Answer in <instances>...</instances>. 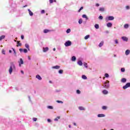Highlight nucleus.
<instances>
[{
  "label": "nucleus",
  "mask_w": 130,
  "mask_h": 130,
  "mask_svg": "<svg viewBox=\"0 0 130 130\" xmlns=\"http://www.w3.org/2000/svg\"><path fill=\"white\" fill-rule=\"evenodd\" d=\"M25 46L26 48L28 49V50H30V49L29 48V45L28 44H25Z\"/></svg>",
  "instance_id": "23"
},
{
  "label": "nucleus",
  "mask_w": 130,
  "mask_h": 130,
  "mask_svg": "<svg viewBox=\"0 0 130 130\" xmlns=\"http://www.w3.org/2000/svg\"><path fill=\"white\" fill-rule=\"evenodd\" d=\"M105 77H106V78H109V75L107 73H106L105 74Z\"/></svg>",
  "instance_id": "37"
},
{
  "label": "nucleus",
  "mask_w": 130,
  "mask_h": 130,
  "mask_svg": "<svg viewBox=\"0 0 130 130\" xmlns=\"http://www.w3.org/2000/svg\"><path fill=\"white\" fill-rule=\"evenodd\" d=\"M69 127L70 128H71V125H69Z\"/></svg>",
  "instance_id": "64"
},
{
  "label": "nucleus",
  "mask_w": 130,
  "mask_h": 130,
  "mask_svg": "<svg viewBox=\"0 0 130 130\" xmlns=\"http://www.w3.org/2000/svg\"><path fill=\"white\" fill-rule=\"evenodd\" d=\"M78 64H79V66H83V62L82 61L79 60L78 61Z\"/></svg>",
  "instance_id": "20"
},
{
  "label": "nucleus",
  "mask_w": 130,
  "mask_h": 130,
  "mask_svg": "<svg viewBox=\"0 0 130 130\" xmlns=\"http://www.w3.org/2000/svg\"><path fill=\"white\" fill-rule=\"evenodd\" d=\"M99 19H100V20H103V16H100L99 17Z\"/></svg>",
  "instance_id": "41"
},
{
  "label": "nucleus",
  "mask_w": 130,
  "mask_h": 130,
  "mask_svg": "<svg viewBox=\"0 0 130 130\" xmlns=\"http://www.w3.org/2000/svg\"><path fill=\"white\" fill-rule=\"evenodd\" d=\"M48 108H49V109H53V107L51 106H48Z\"/></svg>",
  "instance_id": "40"
},
{
  "label": "nucleus",
  "mask_w": 130,
  "mask_h": 130,
  "mask_svg": "<svg viewBox=\"0 0 130 130\" xmlns=\"http://www.w3.org/2000/svg\"><path fill=\"white\" fill-rule=\"evenodd\" d=\"M12 49H13V51H14V54H15V55H16V54H17V53L16 52V50H15V49H14L13 48H12Z\"/></svg>",
  "instance_id": "44"
},
{
  "label": "nucleus",
  "mask_w": 130,
  "mask_h": 130,
  "mask_svg": "<svg viewBox=\"0 0 130 130\" xmlns=\"http://www.w3.org/2000/svg\"><path fill=\"white\" fill-rule=\"evenodd\" d=\"M21 39H24V36L23 35L21 36Z\"/></svg>",
  "instance_id": "54"
},
{
  "label": "nucleus",
  "mask_w": 130,
  "mask_h": 130,
  "mask_svg": "<svg viewBox=\"0 0 130 130\" xmlns=\"http://www.w3.org/2000/svg\"><path fill=\"white\" fill-rule=\"evenodd\" d=\"M5 38H6V36H1L0 37V41H2V40H3V39H5Z\"/></svg>",
  "instance_id": "19"
},
{
  "label": "nucleus",
  "mask_w": 130,
  "mask_h": 130,
  "mask_svg": "<svg viewBox=\"0 0 130 130\" xmlns=\"http://www.w3.org/2000/svg\"><path fill=\"white\" fill-rule=\"evenodd\" d=\"M21 72L22 74H24V71H21Z\"/></svg>",
  "instance_id": "59"
},
{
  "label": "nucleus",
  "mask_w": 130,
  "mask_h": 130,
  "mask_svg": "<svg viewBox=\"0 0 130 130\" xmlns=\"http://www.w3.org/2000/svg\"><path fill=\"white\" fill-rule=\"evenodd\" d=\"M44 13H45V11L44 10H42L41 11V14H44Z\"/></svg>",
  "instance_id": "47"
},
{
  "label": "nucleus",
  "mask_w": 130,
  "mask_h": 130,
  "mask_svg": "<svg viewBox=\"0 0 130 130\" xmlns=\"http://www.w3.org/2000/svg\"><path fill=\"white\" fill-rule=\"evenodd\" d=\"M82 18H85V19H86V20H88V17H87V15L83 14L82 15Z\"/></svg>",
  "instance_id": "27"
},
{
  "label": "nucleus",
  "mask_w": 130,
  "mask_h": 130,
  "mask_svg": "<svg viewBox=\"0 0 130 130\" xmlns=\"http://www.w3.org/2000/svg\"><path fill=\"white\" fill-rule=\"evenodd\" d=\"M19 51H20V52H23V49H22V48L19 49Z\"/></svg>",
  "instance_id": "49"
},
{
  "label": "nucleus",
  "mask_w": 130,
  "mask_h": 130,
  "mask_svg": "<svg viewBox=\"0 0 130 130\" xmlns=\"http://www.w3.org/2000/svg\"><path fill=\"white\" fill-rule=\"evenodd\" d=\"M94 27L95 28V29H98L99 28V24H95Z\"/></svg>",
  "instance_id": "29"
},
{
  "label": "nucleus",
  "mask_w": 130,
  "mask_h": 130,
  "mask_svg": "<svg viewBox=\"0 0 130 130\" xmlns=\"http://www.w3.org/2000/svg\"><path fill=\"white\" fill-rule=\"evenodd\" d=\"M67 33H71V29L68 28L67 31H66Z\"/></svg>",
  "instance_id": "38"
},
{
  "label": "nucleus",
  "mask_w": 130,
  "mask_h": 130,
  "mask_svg": "<svg viewBox=\"0 0 130 130\" xmlns=\"http://www.w3.org/2000/svg\"><path fill=\"white\" fill-rule=\"evenodd\" d=\"M9 52H10V53H12V50H10Z\"/></svg>",
  "instance_id": "58"
},
{
  "label": "nucleus",
  "mask_w": 130,
  "mask_h": 130,
  "mask_svg": "<svg viewBox=\"0 0 130 130\" xmlns=\"http://www.w3.org/2000/svg\"><path fill=\"white\" fill-rule=\"evenodd\" d=\"M74 125H75L76 126V125H77V124L76 123H73Z\"/></svg>",
  "instance_id": "57"
},
{
  "label": "nucleus",
  "mask_w": 130,
  "mask_h": 130,
  "mask_svg": "<svg viewBox=\"0 0 130 130\" xmlns=\"http://www.w3.org/2000/svg\"><path fill=\"white\" fill-rule=\"evenodd\" d=\"M58 73H59V74H62L63 73V70H59Z\"/></svg>",
  "instance_id": "35"
},
{
  "label": "nucleus",
  "mask_w": 130,
  "mask_h": 130,
  "mask_svg": "<svg viewBox=\"0 0 130 130\" xmlns=\"http://www.w3.org/2000/svg\"><path fill=\"white\" fill-rule=\"evenodd\" d=\"M79 109H80V110H85L84 108L83 107H79Z\"/></svg>",
  "instance_id": "31"
},
{
  "label": "nucleus",
  "mask_w": 130,
  "mask_h": 130,
  "mask_svg": "<svg viewBox=\"0 0 130 130\" xmlns=\"http://www.w3.org/2000/svg\"><path fill=\"white\" fill-rule=\"evenodd\" d=\"M103 93L104 94V95H107V94H108V91L104 90H103Z\"/></svg>",
  "instance_id": "12"
},
{
  "label": "nucleus",
  "mask_w": 130,
  "mask_h": 130,
  "mask_svg": "<svg viewBox=\"0 0 130 130\" xmlns=\"http://www.w3.org/2000/svg\"><path fill=\"white\" fill-rule=\"evenodd\" d=\"M47 121L48 122H51V120L50 119H48Z\"/></svg>",
  "instance_id": "53"
},
{
  "label": "nucleus",
  "mask_w": 130,
  "mask_h": 130,
  "mask_svg": "<svg viewBox=\"0 0 130 130\" xmlns=\"http://www.w3.org/2000/svg\"><path fill=\"white\" fill-rule=\"evenodd\" d=\"M126 10H129V6H126Z\"/></svg>",
  "instance_id": "51"
},
{
  "label": "nucleus",
  "mask_w": 130,
  "mask_h": 130,
  "mask_svg": "<svg viewBox=\"0 0 130 130\" xmlns=\"http://www.w3.org/2000/svg\"><path fill=\"white\" fill-rule=\"evenodd\" d=\"M50 4H52L53 3V0H49Z\"/></svg>",
  "instance_id": "52"
},
{
  "label": "nucleus",
  "mask_w": 130,
  "mask_h": 130,
  "mask_svg": "<svg viewBox=\"0 0 130 130\" xmlns=\"http://www.w3.org/2000/svg\"><path fill=\"white\" fill-rule=\"evenodd\" d=\"M60 118V117H57L54 119V120H55V121H57V120H58V119H59Z\"/></svg>",
  "instance_id": "39"
},
{
  "label": "nucleus",
  "mask_w": 130,
  "mask_h": 130,
  "mask_svg": "<svg viewBox=\"0 0 130 130\" xmlns=\"http://www.w3.org/2000/svg\"><path fill=\"white\" fill-rule=\"evenodd\" d=\"M125 55H128V54H129V53H130V51H129V50H126V51H125Z\"/></svg>",
  "instance_id": "17"
},
{
  "label": "nucleus",
  "mask_w": 130,
  "mask_h": 130,
  "mask_svg": "<svg viewBox=\"0 0 130 130\" xmlns=\"http://www.w3.org/2000/svg\"><path fill=\"white\" fill-rule=\"evenodd\" d=\"M3 54H6V51H5V50H2V51Z\"/></svg>",
  "instance_id": "45"
},
{
  "label": "nucleus",
  "mask_w": 130,
  "mask_h": 130,
  "mask_svg": "<svg viewBox=\"0 0 130 130\" xmlns=\"http://www.w3.org/2000/svg\"><path fill=\"white\" fill-rule=\"evenodd\" d=\"M107 27H112V23H110V22H109L107 24Z\"/></svg>",
  "instance_id": "13"
},
{
  "label": "nucleus",
  "mask_w": 130,
  "mask_h": 130,
  "mask_svg": "<svg viewBox=\"0 0 130 130\" xmlns=\"http://www.w3.org/2000/svg\"><path fill=\"white\" fill-rule=\"evenodd\" d=\"M48 32H49V29H44V33H48Z\"/></svg>",
  "instance_id": "32"
},
{
  "label": "nucleus",
  "mask_w": 130,
  "mask_h": 130,
  "mask_svg": "<svg viewBox=\"0 0 130 130\" xmlns=\"http://www.w3.org/2000/svg\"><path fill=\"white\" fill-rule=\"evenodd\" d=\"M115 42L116 44H118V40H115Z\"/></svg>",
  "instance_id": "48"
},
{
  "label": "nucleus",
  "mask_w": 130,
  "mask_h": 130,
  "mask_svg": "<svg viewBox=\"0 0 130 130\" xmlns=\"http://www.w3.org/2000/svg\"><path fill=\"white\" fill-rule=\"evenodd\" d=\"M26 7H27V5L23 6V8H26Z\"/></svg>",
  "instance_id": "61"
},
{
  "label": "nucleus",
  "mask_w": 130,
  "mask_h": 130,
  "mask_svg": "<svg viewBox=\"0 0 130 130\" xmlns=\"http://www.w3.org/2000/svg\"><path fill=\"white\" fill-rule=\"evenodd\" d=\"M76 59H77V58L76 57V56H73L72 57L71 60L72 61H76Z\"/></svg>",
  "instance_id": "8"
},
{
  "label": "nucleus",
  "mask_w": 130,
  "mask_h": 130,
  "mask_svg": "<svg viewBox=\"0 0 130 130\" xmlns=\"http://www.w3.org/2000/svg\"><path fill=\"white\" fill-rule=\"evenodd\" d=\"M83 9H84V7H81L80 9L78 10V13H80V12H81V11H82V10H83Z\"/></svg>",
  "instance_id": "36"
},
{
  "label": "nucleus",
  "mask_w": 130,
  "mask_h": 130,
  "mask_svg": "<svg viewBox=\"0 0 130 130\" xmlns=\"http://www.w3.org/2000/svg\"><path fill=\"white\" fill-rule=\"evenodd\" d=\"M99 6H100L99 4H96V7H99Z\"/></svg>",
  "instance_id": "56"
},
{
  "label": "nucleus",
  "mask_w": 130,
  "mask_h": 130,
  "mask_svg": "<svg viewBox=\"0 0 130 130\" xmlns=\"http://www.w3.org/2000/svg\"><path fill=\"white\" fill-rule=\"evenodd\" d=\"M128 27H129L128 24H125L124 25V28H125V29H127Z\"/></svg>",
  "instance_id": "22"
},
{
  "label": "nucleus",
  "mask_w": 130,
  "mask_h": 130,
  "mask_svg": "<svg viewBox=\"0 0 130 130\" xmlns=\"http://www.w3.org/2000/svg\"><path fill=\"white\" fill-rule=\"evenodd\" d=\"M19 67H21L22 66L21 64H24V61H23V59L20 58V61L19 62Z\"/></svg>",
  "instance_id": "6"
},
{
  "label": "nucleus",
  "mask_w": 130,
  "mask_h": 130,
  "mask_svg": "<svg viewBox=\"0 0 130 130\" xmlns=\"http://www.w3.org/2000/svg\"><path fill=\"white\" fill-rule=\"evenodd\" d=\"M23 51L24 53H27V52H28V50H27V49H24Z\"/></svg>",
  "instance_id": "34"
},
{
  "label": "nucleus",
  "mask_w": 130,
  "mask_h": 130,
  "mask_svg": "<svg viewBox=\"0 0 130 130\" xmlns=\"http://www.w3.org/2000/svg\"><path fill=\"white\" fill-rule=\"evenodd\" d=\"M17 47H19V46H21V45H22V44H21L20 43V41H17Z\"/></svg>",
  "instance_id": "26"
},
{
  "label": "nucleus",
  "mask_w": 130,
  "mask_h": 130,
  "mask_svg": "<svg viewBox=\"0 0 130 130\" xmlns=\"http://www.w3.org/2000/svg\"><path fill=\"white\" fill-rule=\"evenodd\" d=\"M103 44H104V42L102 41L99 45V47H102V46H103Z\"/></svg>",
  "instance_id": "10"
},
{
  "label": "nucleus",
  "mask_w": 130,
  "mask_h": 130,
  "mask_svg": "<svg viewBox=\"0 0 130 130\" xmlns=\"http://www.w3.org/2000/svg\"><path fill=\"white\" fill-rule=\"evenodd\" d=\"M99 11L100 12H104V11H105V9H104V8L102 7L100 8Z\"/></svg>",
  "instance_id": "21"
},
{
  "label": "nucleus",
  "mask_w": 130,
  "mask_h": 130,
  "mask_svg": "<svg viewBox=\"0 0 130 130\" xmlns=\"http://www.w3.org/2000/svg\"><path fill=\"white\" fill-rule=\"evenodd\" d=\"M36 78L37 79H38V80H42V78H41V77L40 76V75H38L36 76Z\"/></svg>",
  "instance_id": "14"
},
{
  "label": "nucleus",
  "mask_w": 130,
  "mask_h": 130,
  "mask_svg": "<svg viewBox=\"0 0 130 130\" xmlns=\"http://www.w3.org/2000/svg\"><path fill=\"white\" fill-rule=\"evenodd\" d=\"M98 117H105V115L103 114H100L98 115Z\"/></svg>",
  "instance_id": "11"
},
{
  "label": "nucleus",
  "mask_w": 130,
  "mask_h": 130,
  "mask_svg": "<svg viewBox=\"0 0 130 130\" xmlns=\"http://www.w3.org/2000/svg\"><path fill=\"white\" fill-rule=\"evenodd\" d=\"M121 72H122V73H124L125 72V69L124 68H121Z\"/></svg>",
  "instance_id": "33"
},
{
  "label": "nucleus",
  "mask_w": 130,
  "mask_h": 130,
  "mask_svg": "<svg viewBox=\"0 0 130 130\" xmlns=\"http://www.w3.org/2000/svg\"><path fill=\"white\" fill-rule=\"evenodd\" d=\"M49 82V83H50L51 84L52 83V82H51V81H50V80Z\"/></svg>",
  "instance_id": "60"
},
{
  "label": "nucleus",
  "mask_w": 130,
  "mask_h": 130,
  "mask_svg": "<svg viewBox=\"0 0 130 130\" xmlns=\"http://www.w3.org/2000/svg\"><path fill=\"white\" fill-rule=\"evenodd\" d=\"M28 11L30 16H33V12H32L30 9H28Z\"/></svg>",
  "instance_id": "18"
},
{
  "label": "nucleus",
  "mask_w": 130,
  "mask_h": 130,
  "mask_svg": "<svg viewBox=\"0 0 130 130\" xmlns=\"http://www.w3.org/2000/svg\"><path fill=\"white\" fill-rule=\"evenodd\" d=\"M13 68H15V65H14L13 64H12L9 69V73L10 74L13 73Z\"/></svg>",
  "instance_id": "3"
},
{
  "label": "nucleus",
  "mask_w": 130,
  "mask_h": 130,
  "mask_svg": "<svg viewBox=\"0 0 130 130\" xmlns=\"http://www.w3.org/2000/svg\"><path fill=\"white\" fill-rule=\"evenodd\" d=\"M76 92L77 94H81V91H80V90H77Z\"/></svg>",
  "instance_id": "43"
},
{
  "label": "nucleus",
  "mask_w": 130,
  "mask_h": 130,
  "mask_svg": "<svg viewBox=\"0 0 130 130\" xmlns=\"http://www.w3.org/2000/svg\"><path fill=\"white\" fill-rule=\"evenodd\" d=\"M112 20H114V17H113V16H109L108 17L109 21H112Z\"/></svg>",
  "instance_id": "7"
},
{
  "label": "nucleus",
  "mask_w": 130,
  "mask_h": 130,
  "mask_svg": "<svg viewBox=\"0 0 130 130\" xmlns=\"http://www.w3.org/2000/svg\"><path fill=\"white\" fill-rule=\"evenodd\" d=\"M102 109H103V110H106V109H107V107L104 106L102 107Z\"/></svg>",
  "instance_id": "30"
},
{
  "label": "nucleus",
  "mask_w": 130,
  "mask_h": 130,
  "mask_svg": "<svg viewBox=\"0 0 130 130\" xmlns=\"http://www.w3.org/2000/svg\"><path fill=\"white\" fill-rule=\"evenodd\" d=\"M33 120H34V121H37V118H34Z\"/></svg>",
  "instance_id": "50"
},
{
  "label": "nucleus",
  "mask_w": 130,
  "mask_h": 130,
  "mask_svg": "<svg viewBox=\"0 0 130 130\" xmlns=\"http://www.w3.org/2000/svg\"><path fill=\"white\" fill-rule=\"evenodd\" d=\"M56 102H57V103H63L62 101H57Z\"/></svg>",
  "instance_id": "46"
},
{
  "label": "nucleus",
  "mask_w": 130,
  "mask_h": 130,
  "mask_svg": "<svg viewBox=\"0 0 130 130\" xmlns=\"http://www.w3.org/2000/svg\"><path fill=\"white\" fill-rule=\"evenodd\" d=\"M64 45L67 47H68V46H71L72 45V42L68 41L64 43Z\"/></svg>",
  "instance_id": "2"
},
{
  "label": "nucleus",
  "mask_w": 130,
  "mask_h": 130,
  "mask_svg": "<svg viewBox=\"0 0 130 130\" xmlns=\"http://www.w3.org/2000/svg\"><path fill=\"white\" fill-rule=\"evenodd\" d=\"M48 47L43 48L44 52H46V51H48Z\"/></svg>",
  "instance_id": "15"
},
{
  "label": "nucleus",
  "mask_w": 130,
  "mask_h": 130,
  "mask_svg": "<svg viewBox=\"0 0 130 130\" xmlns=\"http://www.w3.org/2000/svg\"><path fill=\"white\" fill-rule=\"evenodd\" d=\"M60 66H53L52 67V69H55L56 70H58V69H60Z\"/></svg>",
  "instance_id": "9"
},
{
  "label": "nucleus",
  "mask_w": 130,
  "mask_h": 130,
  "mask_svg": "<svg viewBox=\"0 0 130 130\" xmlns=\"http://www.w3.org/2000/svg\"><path fill=\"white\" fill-rule=\"evenodd\" d=\"M83 65L85 68H88L87 63H84Z\"/></svg>",
  "instance_id": "42"
},
{
  "label": "nucleus",
  "mask_w": 130,
  "mask_h": 130,
  "mask_svg": "<svg viewBox=\"0 0 130 130\" xmlns=\"http://www.w3.org/2000/svg\"><path fill=\"white\" fill-rule=\"evenodd\" d=\"M121 39L123 40V41H126V42H127L128 40V38H127L126 37H122Z\"/></svg>",
  "instance_id": "5"
},
{
  "label": "nucleus",
  "mask_w": 130,
  "mask_h": 130,
  "mask_svg": "<svg viewBox=\"0 0 130 130\" xmlns=\"http://www.w3.org/2000/svg\"><path fill=\"white\" fill-rule=\"evenodd\" d=\"M130 87V82L127 83L125 86H123V89H126Z\"/></svg>",
  "instance_id": "4"
},
{
  "label": "nucleus",
  "mask_w": 130,
  "mask_h": 130,
  "mask_svg": "<svg viewBox=\"0 0 130 130\" xmlns=\"http://www.w3.org/2000/svg\"><path fill=\"white\" fill-rule=\"evenodd\" d=\"M121 82L122 83H125L126 82V79H125V78H122L121 80Z\"/></svg>",
  "instance_id": "16"
},
{
  "label": "nucleus",
  "mask_w": 130,
  "mask_h": 130,
  "mask_svg": "<svg viewBox=\"0 0 130 130\" xmlns=\"http://www.w3.org/2000/svg\"><path fill=\"white\" fill-rule=\"evenodd\" d=\"M53 51H55V48H53Z\"/></svg>",
  "instance_id": "63"
},
{
  "label": "nucleus",
  "mask_w": 130,
  "mask_h": 130,
  "mask_svg": "<svg viewBox=\"0 0 130 130\" xmlns=\"http://www.w3.org/2000/svg\"><path fill=\"white\" fill-rule=\"evenodd\" d=\"M82 78L83 79V80H87V76L85 75H82Z\"/></svg>",
  "instance_id": "24"
},
{
  "label": "nucleus",
  "mask_w": 130,
  "mask_h": 130,
  "mask_svg": "<svg viewBox=\"0 0 130 130\" xmlns=\"http://www.w3.org/2000/svg\"><path fill=\"white\" fill-rule=\"evenodd\" d=\"M89 37H90V36L88 35L84 37V39H85V40H87V39H88Z\"/></svg>",
  "instance_id": "25"
},
{
  "label": "nucleus",
  "mask_w": 130,
  "mask_h": 130,
  "mask_svg": "<svg viewBox=\"0 0 130 130\" xmlns=\"http://www.w3.org/2000/svg\"><path fill=\"white\" fill-rule=\"evenodd\" d=\"M53 2H54L55 3H56V0H53Z\"/></svg>",
  "instance_id": "62"
},
{
  "label": "nucleus",
  "mask_w": 130,
  "mask_h": 130,
  "mask_svg": "<svg viewBox=\"0 0 130 130\" xmlns=\"http://www.w3.org/2000/svg\"><path fill=\"white\" fill-rule=\"evenodd\" d=\"M105 85L104 86V88L108 89L109 88V81H107L105 83Z\"/></svg>",
  "instance_id": "1"
},
{
  "label": "nucleus",
  "mask_w": 130,
  "mask_h": 130,
  "mask_svg": "<svg viewBox=\"0 0 130 130\" xmlns=\"http://www.w3.org/2000/svg\"><path fill=\"white\" fill-rule=\"evenodd\" d=\"M78 23L79 24H82V23H83V19H80L78 21Z\"/></svg>",
  "instance_id": "28"
},
{
  "label": "nucleus",
  "mask_w": 130,
  "mask_h": 130,
  "mask_svg": "<svg viewBox=\"0 0 130 130\" xmlns=\"http://www.w3.org/2000/svg\"><path fill=\"white\" fill-rule=\"evenodd\" d=\"M28 58L29 60H30V59H31V57H30V56H28Z\"/></svg>",
  "instance_id": "55"
}]
</instances>
